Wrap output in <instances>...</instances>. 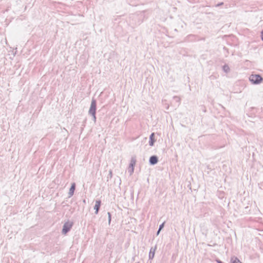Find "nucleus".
<instances>
[{
	"instance_id": "nucleus-7",
	"label": "nucleus",
	"mask_w": 263,
	"mask_h": 263,
	"mask_svg": "<svg viewBox=\"0 0 263 263\" xmlns=\"http://www.w3.org/2000/svg\"><path fill=\"white\" fill-rule=\"evenodd\" d=\"M75 187H76L75 183H73L71 184V187H70V188L69 189V193H68V194H69V196H72L73 195L74 191V190H75Z\"/></svg>"
},
{
	"instance_id": "nucleus-20",
	"label": "nucleus",
	"mask_w": 263,
	"mask_h": 263,
	"mask_svg": "<svg viewBox=\"0 0 263 263\" xmlns=\"http://www.w3.org/2000/svg\"><path fill=\"white\" fill-rule=\"evenodd\" d=\"M160 232V231H159V230H158L157 232V235L159 234Z\"/></svg>"
},
{
	"instance_id": "nucleus-3",
	"label": "nucleus",
	"mask_w": 263,
	"mask_h": 263,
	"mask_svg": "<svg viewBox=\"0 0 263 263\" xmlns=\"http://www.w3.org/2000/svg\"><path fill=\"white\" fill-rule=\"evenodd\" d=\"M73 224V223L72 221H68L66 222L63 226L62 233L63 234H67L72 228Z\"/></svg>"
},
{
	"instance_id": "nucleus-1",
	"label": "nucleus",
	"mask_w": 263,
	"mask_h": 263,
	"mask_svg": "<svg viewBox=\"0 0 263 263\" xmlns=\"http://www.w3.org/2000/svg\"><path fill=\"white\" fill-rule=\"evenodd\" d=\"M96 101L93 99L91 100L90 107L89 110V114L92 116L93 120L95 122L96 120Z\"/></svg>"
},
{
	"instance_id": "nucleus-9",
	"label": "nucleus",
	"mask_w": 263,
	"mask_h": 263,
	"mask_svg": "<svg viewBox=\"0 0 263 263\" xmlns=\"http://www.w3.org/2000/svg\"><path fill=\"white\" fill-rule=\"evenodd\" d=\"M231 261L232 263H241L239 259L235 256H233L231 258Z\"/></svg>"
},
{
	"instance_id": "nucleus-4",
	"label": "nucleus",
	"mask_w": 263,
	"mask_h": 263,
	"mask_svg": "<svg viewBox=\"0 0 263 263\" xmlns=\"http://www.w3.org/2000/svg\"><path fill=\"white\" fill-rule=\"evenodd\" d=\"M158 162V159L156 156H152L150 157L149 162L151 165H155Z\"/></svg>"
},
{
	"instance_id": "nucleus-19",
	"label": "nucleus",
	"mask_w": 263,
	"mask_h": 263,
	"mask_svg": "<svg viewBox=\"0 0 263 263\" xmlns=\"http://www.w3.org/2000/svg\"><path fill=\"white\" fill-rule=\"evenodd\" d=\"M217 262L218 263H223L221 261H220V260H217Z\"/></svg>"
},
{
	"instance_id": "nucleus-6",
	"label": "nucleus",
	"mask_w": 263,
	"mask_h": 263,
	"mask_svg": "<svg viewBox=\"0 0 263 263\" xmlns=\"http://www.w3.org/2000/svg\"><path fill=\"white\" fill-rule=\"evenodd\" d=\"M156 249V247H155V248H153V247L151 248L149 253V259H152L154 258Z\"/></svg>"
},
{
	"instance_id": "nucleus-11",
	"label": "nucleus",
	"mask_w": 263,
	"mask_h": 263,
	"mask_svg": "<svg viewBox=\"0 0 263 263\" xmlns=\"http://www.w3.org/2000/svg\"><path fill=\"white\" fill-rule=\"evenodd\" d=\"M136 157H132L130 160V164H131V165L136 164Z\"/></svg>"
},
{
	"instance_id": "nucleus-8",
	"label": "nucleus",
	"mask_w": 263,
	"mask_h": 263,
	"mask_svg": "<svg viewBox=\"0 0 263 263\" xmlns=\"http://www.w3.org/2000/svg\"><path fill=\"white\" fill-rule=\"evenodd\" d=\"M154 133H152L150 135L149 141V144L150 146H153L154 145V142L155 141V140L154 139Z\"/></svg>"
},
{
	"instance_id": "nucleus-16",
	"label": "nucleus",
	"mask_w": 263,
	"mask_h": 263,
	"mask_svg": "<svg viewBox=\"0 0 263 263\" xmlns=\"http://www.w3.org/2000/svg\"><path fill=\"white\" fill-rule=\"evenodd\" d=\"M134 166H135V165H131V164H130L129 167H130V168H134Z\"/></svg>"
},
{
	"instance_id": "nucleus-5",
	"label": "nucleus",
	"mask_w": 263,
	"mask_h": 263,
	"mask_svg": "<svg viewBox=\"0 0 263 263\" xmlns=\"http://www.w3.org/2000/svg\"><path fill=\"white\" fill-rule=\"evenodd\" d=\"M101 205V201L100 200H96L95 202V205L94 206V209L95 210V214H97L98 213L100 207Z\"/></svg>"
},
{
	"instance_id": "nucleus-15",
	"label": "nucleus",
	"mask_w": 263,
	"mask_h": 263,
	"mask_svg": "<svg viewBox=\"0 0 263 263\" xmlns=\"http://www.w3.org/2000/svg\"><path fill=\"white\" fill-rule=\"evenodd\" d=\"M174 98L176 99L177 101L180 102V98L179 97L175 96L174 97Z\"/></svg>"
},
{
	"instance_id": "nucleus-10",
	"label": "nucleus",
	"mask_w": 263,
	"mask_h": 263,
	"mask_svg": "<svg viewBox=\"0 0 263 263\" xmlns=\"http://www.w3.org/2000/svg\"><path fill=\"white\" fill-rule=\"evenodd\" d=\"M223 71L226 72V73H228V72L230 71V68L228 66V65H224L223 66Z\"/></svg>"
},
{
	"instance_id": "nucleus-13",
	"label": "nucleus",
	"mask_w": 263,
	"mask_h": 263,
	"mask_svg": "<svg viewBox=\"0 0 263 263\" xmlns=\"http://www.w3.org/2000/svg\"><path fill=\"white\" fill-rule=\"evenodd\" d=\"M108 216V223L109 224L110 223L111 221V214L109 212L107 213Z\"/></svg>"
},
{
	"instance_id": "nucleus-2",
	"label": "nucleus",
	"mask_w": 263,
	"mask_h": 263,
	"mask_svg": "<svg viewBox=\"0 0 263 263\" xmlns=\"http://www.w3.org/2000/svg\"><path fill=\"white\" fill-rule=\"evenodd\" d=\"M249 80L253 84H258L262 81V78L259 74H252L249 77Z\"/></svg>"
},
{
	"instance_id": "nucleus-18",
	"label": "nucleus",
	"mask_w": 263,
	"mask_h": 263,
	"mask_svg": "<svg viewBox=\"0 0 263 263\" xmlns=\"http://www.w3.org/2000/svg\"><path fill=\"white\" fill-rule=\"evenodd\" d=\"M261 39L263 40V30L261 32Z\"/></svg>"
},
{
	"instance_id": "nucleus-14",
	"label": "nucleus",
	"mask_w": 263,
	"mask_h": 263,
	"mask_svg": "<svg viewBox=\"0 0 263 263\" xmlns=\"http://www.w3.org/2000/svg\"><path fill=\"white\" fill-rule=\"evenodd\" d=\"M164 224V223H163L161 225H160L159 229H158V230H159V231H161V230L163 228Z\"/></svg>"
},
{
	"instance_id": "nucleus-12",
	"label": "nucleus",
	"mask_w": 263,
	"mask_h": 263,
	"mask_svg": "<svg viewBox=\"0 0 263 263\" xmlns=\"http://www.w3.org/2000/svg\"><path fill=\"white\" fill-rule=\"evenodd\" d=\"M134 171V168H130V167L128 168V172L130 175H132Z\"/></svg>"
},
{
	"instance_id": "nucleus-17",
	"label": "nucleus",
	"mask_w": 263,
	"mask_h": 263,
	"mask_svg": "<svg viewBox=\"0 0 263 263\" xmlns=\"http://www.w3.org/2000/svg\"><path fill=\"white\" fill-rule=\"evenodd\" d=\"M109 175L110 177L111 178L112 177V172L111 171L109 172Z\"/></svg>"
}]
</instances>
